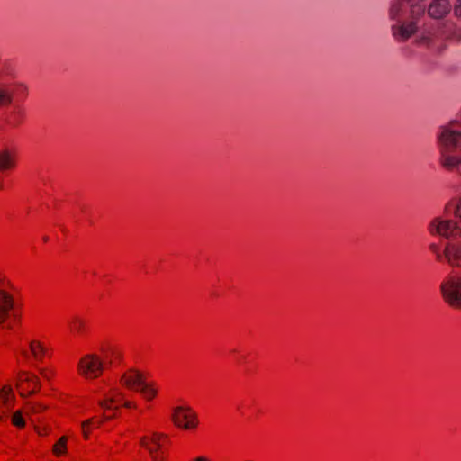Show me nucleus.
Here are the masks:
<instances>
[{"label":"nucleus","instance_id":"nucleus-10","mask_svg":"<svg viewBox=\"0 0 461 461\" xmlns=\"http://www.w3.org/2000/svg\"><path fill=\"white\" fill-rule=\"evenodd\" d=\"M27 88L23 85L6 86L0 83V106L11 104L15 98H24Z\"/></svg>","mask_w":461,"mask_h":461},{"label":"nucleus","instance_id":"nucleus-17","mask_svg":"<svg viewBox=\"0 0 461 461\" xmlns=\"http://www.w3.org/2000/svg\"><path fill=\"white\" fill-rule=\"evenodd\" d=\"M137 392H140L146 401L150 402L158 395V386L155 382L144 380Z\"/></svg>","mask_w":461,"mask_h":461},{"label":"nucleus","instance_id":"nucleus-6","mask_svg":"<svg viewBox=\"0 0 461 461\" xmlns=\"http://www.w3.org/2000/svg\"><path fill=\"white\" fill-rule=\"evenodd\" d=\"M460 225L461 224L457 221L453 219L436 217L430 221L429 225V231L431 235L451 239L461 235Z\"/></svg>","mask_w":461,"mask_h":461},{"label":"nucleus","instance_id":"nucleus-23","mask_svg":"<svg viewBox=\"0 0 461 461\" xmlns=\"http://www.w3.org/2000/svg\"><path fill=\"white\" fill-rule=\"evenodd\" d=\"M12 423L17 428H23L25 426V420L21 411H16L12 416Z\"/></svg>","mask_w":461,"mask_h":461},{"label":"nucleus","instance_id":"nucleus-12","mask_svg":"<svg viewBox=\"0 0 461 461\" xmlns=\"http://www.w3.org/2000/svg\"><path fill=\"white\" fill-rule=\"evenodd\" d=\"M451 10L449 0H433L428 6V14L434 20L444 19Z\"/></svg>","mask_w":461,"mask_h":461},{"label":"nucleus","instance_id":"nucleus-27","mask_svg":"<svg viewBox=\"0 0 461 461\" xmlns=\"http://www.w3.org/2000/svg\"><path fill=\"white\" fill-rule=\"evenodd\" d=\"M454 11L456 16L461 17V0H457Z\"/></svg>","mask_w":461,"mask_h":461},{"label":"nucleus","instance_id":"nucleus-5","mask_svg":"<svg viewBox=\"0 0 461 461\" xmlns=\"http://www.w3.org/2000/svg\"><path fill=\"white\" fill-rule=\"evenodd\" d=\"M443 301L453 309H461V275L445 277L440 284Z\"/></svg>","mask_w":461,"mask_h":461},{"label":"nucleus","instance_id":"nucleus-24","mask_svg":"<svg viewBox=\"0 0 461 461\" xmlns=\"http://www.w3.org/2000/svg\"><path fill=\"white\" fill-rule=\"evenodd\" d=\"M39 372L46 380H50L55 375V370L50 366L40 367Z\"/></svg>","mask_w":461,"mask_h":461},{"label":"nucleus","instance_id":"nucleus-16","mask_svg":"<svg viewBox=\"0 0 461 461\" xmlns=\"http://www.w3.org/2000/svg\"><path fill=\"white\" fill-rule=\"evenodd\" d=\"M25 117V108L21 104H14L8 114V123L12 127L19 126Z\"/></svg>","mask_w":461,"mask_h":461},{"label":"nucleus","instance_id":"nucleus-14","mask_svg":"<svg viewBox=\"0 0 461 461\" xmlns=\"http://www.w3.org/2000/svg\"><path fill=\"white\" fill-rule=\"evenodd\" d=\"M13 390L9 385H4L0 390V420H5L13 408Z\"/></svg>","mask_w":461,"mask_h":461},{"label":"nucleus","instance_id":"nucleus-13","mask_svg":"<svg viewBox=\"0 0 461 461\" xmlns=\"http://www.w3.org/2000/svg\"><path fill=\"white\" fill-rule=\"evenodd\" d=\"M443 259L454 267H461V243H447L443 250Z\"/></svg>","mask_w":461,"mask_h":461},{"label":"nucleus","instance_id":"nucleus-18","mask_svg":"<svg viewBox=\"0 0 461 461\" xmlns=\"http://www.w3.org/2000/svg\"><path fill=\"white\" fill-rule=\"evenodd\" d=\"M14 167L15 158L14 154L8 149L0 151V170H10Z\"/></svg>","mask_w":461,"mask_h":461},{"label":"nucleus","instance_id":"nucleus-8","mask_svg":"<svg viewBox=\"0 0 461 461\" xmlns=\"http://www.w3.org/2000/svg\"><path fill=\"white\" fill-rule=\"evenodd\" d=\"M19 354L25 359L32 357L36 362H42L45 357L50 356V349L44 341L32 339L28 342L27 348H20Z\"/></svg>","mask_w":461,"mask_h":461},{"label":"nucleus","instance_id":"nucleus-25","mask_svg":"<svg viewBox=\"0 0 461 461\" xmlns=\"http://www.w3.org/2000/svg\"><path fill=\"white\" fill-rule=\"evenodd\" d=\"M430 251L436 256L437 259L439 261L443 260V253L440 252V249L437 244H431L429 246Z\"/></svg>","mask_w":461,"mask_h":461},{"label":"nucleus","instance_id":"nucleus-9","mask_svg":"<svg viewBox=\"0 0 461 461\" xmlns=\"http://www.w3.org/2000/svg\"><path fill=\"white\" fill-rule=\"evenodd\" d=\"M6 285L5 278L0 276V324L9 319L14 307L13 295L5 290Z\"/></svg>","mask_w":461,"mask_h":461},{"label":"nucleus","instance_id":"nucleus-1","mask_svg":"<svg viewBox=\"0 0 461 461\" xmlns=\"http://www.w3.org/2000/svg\"><path fill=\"white\" fill-rule=\"evenodd\" d=\"M426 0H395L390 6L389 17L393 22L391 32L398 42L411 38L413 43L431 50L444 48V41H461V26L452 22L421 23L425 14Z\"/></svg>","mask_w":461,"mask_h":461},{"label":"nucleus","instance_id":"nucleus-26","mask_svg":"<svg viewBox=\"0 0 461 461\" xmlns=\"http://www.w3.org/2000/svg\"><path fill=\"white\" fill-rule=\"evenodd\" d=\"M189 461H212V460L206 455H198V456H195L190 458Z\"/></svg>","mask_w":461,"mask_h":461},{"label":"nucleus","instance_id":"nucleus-3","mask_svg":"<svg viewBox=\"0 0 461 461\" xmlns=\"http://www.w3.org/2000/svg\"><path fill=\"white\" fill-rule=\"evenodd\" d=\"M122 353L114 346L107 345L99 353H90L82 357L77 365L78 374L88 380L98 378L104 368L121 359Z\"/></svg>","mask_w":461,"mask_h":461},{"label":"nucleus","instance_id":"nucleus-7","mask_svg":"<svg viewBox=\"0 0 461 461\" xmlns=\"http://www.w3.org/2000/svg\"><path fill=\"white\" fill-rule=\"evenodd\" d=\"M171 419L177 428L185 430H194L198 426L197 415L189 407L178 406L174 408Z\"/></svg>","mask_w":461,"mask_h":461},{"label":"nucleus","instance_id":"nucleus-22","mask_svg":"<svg viewBox=\"0 0 461 461\" xmlns=\"http://www.w3.org/2000/svg\"><path fill=\"white\" fill-rule=\"evenodd\" d=\"M69 328L72 332L79 333L84 328V321L81 318L75 316L69 321Z\"/></svg>","mask_w":461,"mask_h":461},{"label":"nucleus","instance_id":"nucleus-15","mask_svg":"<svg viewBox=\"0 0 461 461\" xmlns=\"http://www.w3.org/2000/svg\"><path fill=\"white\" fill-rule=\"evenodd\" d=\"M445 213L456 219L461 224V193L454 194L445 205Z\"/></svg>","mask_w":461,"mask_h":461},{"label":"nucleus","instance_id":"nucleus-11","mask_svg":"<svg viewBox=\"0 0 461 461\" xmlns=\"http://www.w3.org/2000/svg\"><path fill=\"white\" fill-rule=\"evenodd\" d=\"M16 385L22 396L32 394L40 388V379L33 374L21 372L18 374Z\"/></svg>","mask_w":461,"mask_h":461},{"label":"nucleus","instance_id":"nucleus-20","mask_svg":"<svg viewBox=\"0 0 461 461\" xmlns=\"http://www.w3.org/2000/svg\"><path fill=\"white\" fill-rule=\"evenodd\" d=\"M68 436L60 437L52 447V453L56 457H60L68 453Z\"/></svg>","mask_w":461,"mask_h":461},{"label":"nucleus","instance_id":"nucleus-2","mask_svg":"<svg viewBox=\"0 0 461 461\" xmlns=\"http://www.w3.org/2000/svg\"><path fill=\"white\" fill-rule=\"evenodd\" d=\"M144 380L143 375L139 370L129 368L121 375L119 384L111 380L101 382L96 387L95 393L98 396V405L103 410L104 418L112 419L121 407L130 410L137 409L136 402L128 400L122 387L138 391Z\"/></svg>","mask_w":461,"mask_h":461},{"label":"nucleus","instance_id":"nucleus-21","mask_svg":"<svg viewBox=\"0 0 461 461\" xmlns=\"http://www.w3.org/2000/svg\"><path fill=\"white\" fill-rule=\"evenodd\" d=\"M45 408L46 406L40 402H28L24 407V413L30 416L42 411Z\"/></svg>","mask_w":461,"mask_h":461},{"label":"nucleus","instance_id":"nucleus-4","mask_svg":"<svg viewBox=\"0 0 461 461\" xmlns=\"http://www.w3.org/2000/svg\"><path fill=\"white\" fill-rule=\"evenodd\" d=\"M140 446L145 448L152 460L164 461L167 457L168 438L158 432H149L140 438Z\"/></svg>","mask_w":461,"mask_h":461},{"label":"nucleus","instance_id":"nucleus-19","mask_svg":"<svg viewBox=\"0 0 461 461\" xmlns=\"http://www.w3.org/2000/svg\"><path fill=\"white\" fill-rule=\"evenodd\" d=\"M101 424V420L93 417L90 419H87L86 420H83L80 422V429L83 437L87 439L89 438L90 432L95 428H97Z\"/></svg>","mask_w":461,"mask_h":461}]
</instances>
